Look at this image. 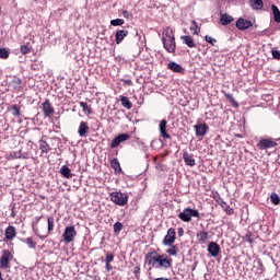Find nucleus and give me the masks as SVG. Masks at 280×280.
<instances>
[{
  "mask_svg": "<svg viewBox=\"0 0 280 280\" xmlns=\"http://www.w3.org/2000/svg\"><path fill=\"white\" fill-rule=\"evenodd\" d=\"M172 257L167 256L166 254H159L156 250L149 252L144 256V264L149 267V271L152 268H164V270H170L172 268ZM149 279H152V272H149Z\"/></svg>",
  "mask_w": 280,
  "mask_h": 280,
  "instance_id": "f257e3e1",
  "label": "nucleus"
},
{
  "mask_svg": "<svg viewBox=\"0 0 280 280\" xmlns=\"http://www.w3.org/2000/svg\"><path fill=\"white\" fill-rule=\"evenodd\" d=\"M163 45L164 49L168 51V54H174L176 51V37H174V31L167 27L163 33Z\"/></svg>",
  "mask_w": 280,
  "mask_h": 280,
  "instance_id": "f03ea898",
  "label": "nucleus"
},
{
  "mask_svg": "<svg viewBox=\"0 0 280 280\" xmlns=\"http://www.w3.org/2000/svg\"><path fill=\"white\" fill-rule=\"evenodd\" d=\"M178 218L182 222H191V218L200 220V212L197 209L188 207L178 213Z\"/></svg>",
  "mask_w": 280,
  "mask_h": 280,
  "instance_id": "7ed1b4c3",
  "label": "nucleus"
},
{
  "mask_svg": "<svg viewBox=\"0 0 280 280\" xmlns=\"http://www.w3.org/2000/svg\"><path fill=\"white\" fill-rule=\"evenodd\" d=\"M109 198L118 207H126L128 205V195L126 192L113 191L109 194Z\"/></svg>",
  "mask_w": 280,
  "mask_h": 280,
  "instance_id": "20e7f679",
  "label": "nucleus"
},
{
  "mask_svg": "<svg viewBox=\"0 0 280 280\" xmlns=\"http://www.w3.org/2000/svg\"><path fill=\"white\" fill-rule=\"evenodd\" d=\"M14 259V254L10 249H3L0 257V268L1 270H8L11 268L10 261Z\"/></svg>",
  "mask_w": 280,
  "mask_h": 280,
  "instance_id": "39448f33",
  "label": "nucleus"
},
{
  "mask_svg": "<svg viewBox=\"0 0 280 280\" xmlns=\"http://www.w3.org/2000/svg\"><path fill=\"white\" fill-rule=\"evenodd\" d=\"M278 143L275 138H261L256 144L257 150H270L277 148Z\"/></svg>",
  "mask_w": 280,
  "mask_h": 280,
  "instance_id": "423d86ee",
  "label": "nucleus"
},
{
  "mask_svg": "<svg viewBox=\"0 0 280 280\" xmlns=\"http://www.w3.org/2000/svg\"><path fill=\"white\" fill-rule=\"evenodd\" d=\"M77 235H78V232L75 231V226L73 225L67 226L62 234L63 242H66V244H71V242L75 240Z\"/></svg>",
  "mask_w": 280,
  "mask_h": 280,
  "instance_id": "0eeeda50",
  "label": "nucleus"
},
{
  "mask_svg": "<svg viewBox=\"0 0 280 280\" xmlns=\"http://www.w3.org/2000/svg\"><path fill=\"white\" fill-rule=\"evenodd\" d=\"M176 242V229L170 228L164 236L162 244L163 246H172Z\"/></svg>",
  "mask_w": 280,
  "mask_h": 280,
  "instance_id": "6e6552de",
  "label": "nucleus"
},
{
  "mask_svg": "<svg viewBox=\"0 0 280 280\" xmlns=\"http://www.w3.org/2000/svg\"><path fill=\"white\" fill-rule=\"evenodd\" d=\"M47 224L48 231L45 232V234H40V231H38V229H34L35 234L38 235L40 240H46V237H49L51 231H54V226L56 224L54 217H47Z\"/></svg>",
  "mask_w": 280,
  "mask_h": 280,
  "instance_id": "1a4fd4ad",
  "label": "nucleus"
},
{
  "mask_svg": "<svg viewBox=\"0 0 280 280\" xmlns=\"http://www.w3.org/2000/svg\"><path fill=\"white\" fill-rule=\"evenodd\" d=\"M128 139H130V133H119L112 140L109 147L112 149L119 148V145L125 141H128Z\"/></svg>",
  "mask_w": 280,
  "mask_h": 280,
  "instance_id": "9d476101",
  "label": "nucleus"
},
{
  "mask_svg": "<svg viewBox=\"0 0 280 280\" xmlns=\"http://www.w3.org/2000/svg\"><path fill=\"white\" fill-rule=\"evenodd\" d=\"M196 137H205L209 132V125L207 122L197 124L194 126Z\"/></svg>",
  "mask_w": 280,
  "mask_h": 280,
  "instance_id": "9b49d317",
  "label": "nucleus"
},
{
  "mask_svg": "<svg viewBox=\"0 0 280 280\" xmlns=\"http://www.w3.org/2000/svg\"><path fill=\"white\" fill-rule=\"evenodd\" d=\"M235 25H236L237 30H240L241 32H244L246 30H249V27H253V22L249 20H246L244 18H240L236 21Z\"/></svg>",
  "mask_w": 280,
  "mask_h": 280,
  "instance_id": "f8f14e48",
  "label": "nucleus"
},
{
  "mask_svg": "<svg viewBox=\"0 0 280 280\" xmlns=\"http://www.w3.org/2000/svg\"><path fill=\"white\" fill-rule=\"evenodd\" d=\"M42 110L44 113V117H51V115H54V105H51L49 100H46L44 103H42Z\"/></svg>",
  "mask_w": 280,
  "mask_h": 280,
  "instance_id": "ddd939ff",
  "label": "nucleus"
},
{
  "mask_svg": "<svg viewBox=\"0 0 280 280\" xmlns=\"http://www.w3.org/2000/svg\"><path fill=\"white\" fill-rule=\"evenodd\" d=\"M159 130L162 139H172V136L167 133V120L163 119L160 121Z\"/></svg>",
  "mask_w": 280,
  "mask_h": 280,
  "instance_id": "4468645a",
  "label": "nucleus"
},
{
  "mask_svg": "<svg viewBox=\"0 0 280 280\" xmlns=\"http://www.w3.org/2000/svg\"><path fill=\"white\" fill-rule=\"evenodd\" d=\"M16 237V228L14 225H9L4 231V240L7 242H12Z\"/></svg>",
  "mask_w": 280,
  "mask_h": 280,
  "instance_id": "2eb2a0df",
  "label": "nucleus"
},
{
  "mask_svg": "<svg viewBox=\"0 0 280 280\" xmlns=\"http://www.w3.org/2000/svg\"><path fill=\"white\" fill-rule=\"evenodd\" d=\"M220 245H218V243L215 242H210L208 245V253L211 254L212 257H218V255H220Z\"/></svg>",
  "mask_w": 280,
  "mask_h": 280,
  "instance_id": "dca6fc26",
  "label": "nucleus"
},
{
  "mask_svg": "<svg viewBox=\"0 0 280 280\" xmlns=\"http://www.w3.org/2000/svg\"><path fill=\"white\" fill-rule=\"evenodd\" d=\"M183 159L185 164L188 165L189 167H194V165H196V159H194V154L184 151Z\"/></svg>",
  "mask_w": 280,
  "mask_h": 280,
  "instance_id": "f3484780",
  "label": "nucleus"
},
{
  "mask_svg": "<svg viewBox=\"0 0 280 280\" xmlns=\"http://www.w3.org/2000/svg\"><path fill=\"white\" fill-rule=\"evenodd\" d=\"M89 122L81 121L78 129L79 137H86V135H89Z\"/></svg>",
  "mask_w": 280,
  "mask_h": 280,
  "instance_id": "a211bd4d",
  "label": "nucleus"
},
{
  "mask_svg": "<svg viewBox=\"0 0 280 280\" xmlns=\"http://www.w3.org/2000/svg\"><path fill=\"white\" fill-rule=\"evenodd\" d=\"M233 21H235V19L232 15H229V13H221L220 23L223 26L231 25Z\"/></svg>",
  "mask_w": 280,
  "mask_h": 280,
  "instance_id": "6ab92c4d",
  "label": "nucleus"
},
{
  "mask_svg": "<svg viewBox=\"0 0 280 280\" xmlns=\"http://www.w3.org/2000/svg\"><path fill=\"white\" fill-rule=\"evenodd\" d=\"M23 81L19 78H14L10 83L9 86L13 89V91H23Z\"/></svg>",
  "mask_w": 280,
  "mask_h": 280,
  "instance_id": "aec40b11",
  "label": "nucleus"
},
{
  "mask_svg": "<svg viewBox=\"0 0 280 280\" xmlns=\"http://www.w3.org/2000/svg\"><path fill=\"white\" fill-rule=\"evenodd\" d=\"M198 244H207L209 240V233L207 231H199L196 234Z\"/></svg>",
  "mask_w": 280,
  "mask_h": 280,
  "instance_id": "412c9836",
  "label": "nucleus"
},
{
  "mask_svg": "<svg viewBox=\"0 0 280 280\" xmlns=\"http://www.w3.org/2000/svg\"><path fill=\"white\" fill-rule=\"evenodd\" d=\"M180 39L183 40L184 45H187L190 49H194L196 47V40L190 35H183L180 36Z\"/></svg>",
  "mask_w": 280,
  "mask_h": 280,
  "instance_id": "4be33fe9",
  "label": "nucleus"
},
{
  "mask_svg": "<svg viewBox=\"0 0 280 280\" xmlns=\"http://www.w3.org/2000/svg\"><path fill=\"white\" fill-rule=\"evenodd\" d=\"M128 36V31L120 30L116 32L115 38H116V45H121L122 40Z\"/></svg>",
  "mask_w": 280,
  "mask_h": 280,
  "instance_id": "5701e85b",
  "label": "nucleus"
},
{
  "mask_svg": "<svg viewBox=\"0 0 280 280\" xmlns=\"http://www.w3.org/2000/svg\"><path fill=\"white\" fill-rule=\"evenodd\" d=\"M167 69H170V71H173L174 73H183V71H185V69H183V66L174 61L167 65Z\"/></svg>",
  "mask_w": 280,
  "mask_h": 280,
  "instance_id": "b1692460",
  "label": "nucleus"
},
{
  "mask_svg": "<svg viewBox=\"0 0 280 280\" xmlns=\"http://www.w3.org/2000/svg\"><path fill=\"white\" fill-rule=\"evenodd\" d=\"M110 167L114 170L115 174H121V164L119 163V160L117 158H114L110 161Z\"/></svg>",
  "mask_w": 280,
  "mask_h": 280,
  "instance_id": "393cba45",
  "label": "nucleus"
},
{
  "mask_svg": "<svg viewBox=\"0 0 280 280\" xmlns=\"http://www.w3.org/2000/svg\"><path fill=\"white\" fill-rule=\"evenodd\" d=\"M39 150L42 151V154H49V152H51V147L47 141L39 140Z\"/></svg>",
  "mask_w": 280,
  "mask_h": 280,
  "instance_id": "a878e982",
  "label": "nucleus"
},
{
  "mask_svg": "<svg viewBox=\"0 0 280 280\" xmlns=\"http://www.w3.org/2000/svg\"><path fill=\"white\" fill-rule=\"evenodd\" d=\"M9 113H11V115L13 117H21V107H19V105L14 104V105H10L8 107Z\"/></svg>",
  "mask_w": 280,
  "mask_h": 280,
  "instance_id": "bb28decb",
  "label": "nucleus"
},
{
  "mask_svg": "<svg viewBox=\"0 0 280 280\" xmlns=\"http://www.w3.org/2000/svg\"><path fill=\"white\" fill-rule=\"evenodd\" d=\"M59 172H60L61 176H63V178H73L71 168H69V166H67V165L61 166Z\"/></svg>",
  "mask_w": 280,
  "mask_h": 280,
  "instance_id": "cd10ccee",
  "label": "nucleus"
},
{
  "mask_svg": "<svg viewBox=\"0 0 280 280\" xmlns=\"http://www.w3.org/2000/svg\"><path fill=\"white\" fill-rule=\"evenodd\" d=\"M249 5L253 10H264V0H250Z\"/></svg>",
  "mask_w": 280,
  "mask_h": 280,
  "instance_id": "c85d7f7f",
  "label": "nucleus"
},
{
  "mask_svg": "<svg viewBox=\"0 0 280 280\" xmlns=\"http://www.w3.org/2000/svg\"><path fill=\"white\" fill-rule=\"evenodd\" d=\"M120 102H121V106H124V108H126L127 110H130V108H132V102H130V98H128V96H120Z\"/></svg>",
  "mask_w": 280,
  "mask_h": 280,
  "instance_id": "c756f323",
  "label": "nucleus"
},
{
  "mask_svg": "<svg viewBox=\"0 0 280 280\" xmlns=\"http://www.w3.org/2000/svg\"><path fill=\"white\" fill-rule=\"evenodd\" d=\"M170 246L168 249H166V254L170 255V257H177L178 256V246L177 245H166Z\"/></svg>",
  "mask_w": 280,
  "mask_h": 280,
  "instance_id": "7c9ffc66",
  "label": "nucleus"
},
{
  "mask_svg": "<svg viewBox=\"0 0 280 280\" xmlns=\"http://www.w3.org/2000/svg\"><path fill=\"white\" fill-rule=\"evenodd\" d=\"M271 11H272V14H273V21L276 23H280V10H279V7H277L276 4H272L271 5Z\"/></svg>",
  "mask_w": 280,
  "mask_h": 280,
  "instance_id": "2f4dec72",
  "label": "nucleus"
},
{
  "mask_svg": "<svg viewBox=\"0 0 280 280\" xmlns=\"http://www.w3.org/2000/svg\"><path fill=\"white\" fill-rule=\"evenodd\" d=\"M190 32H194L195 36H198V34H200V26H198V22H196V20L191 21Z\"/></svg>",
  "mask_w": 280,
  "mask_h": 280,
  "instance_id": "473e14b6",
  "label": "nucleus"
},
{
  "mask_svg": "<svg viewBox=\"0 0 280 280\" xmlns=\"http://www.w3.org/2000/svg\"><path fill=\"white\" fill-rule=\"evenodd\" d=\"M80 106H81L83 113H85V115H91L93 113V110L91 109V105H89V103L80 102Z\"/></svg>",
  "mask_w": 280,
  "mask_h": 280,
  "instance_id": "72a5a7b5",
  "label": "nucleus"
},
{
  "mask_svg": "<svg viewBox=\"0 0 280 280\" xmlns=\"http://www.w3.org/2000/svg\"><path fill=\"white\" fill-rule=\"evenodd\" d=\"M224 97L228 100V102H230V104H232L234 106V108H237L240 106L237 101H235V97H233V94H226L225 93Z\"/></svg>",
  "mask_w": 280,
  "mask_h": 280,
  "instance_id": "f704fd0d",
  "label": "nucleus"
},
{
  "mask_svg": "<svg viewBox=\"0 0 280 280\" xmlns=\"http://www.w3.org/2000/svg\"><path fill=\"white\" fill-rule=\"evenodd\" d=\"M221 207H222L223 210H225L228 215H233L235 213L233 208H231V206H229V203H226L225 201L221 202Z\"/></svg>",
  "mask_w": 280,
  "mask_h": 280,
  "instance_id": "c9c22d12",
  "label": "nucleus"
},
{
  "mask_svg": "<svg viewBox=\"0 0 280 280\" xmlns=\"http://www.w3.org/2000/svg\"><path fill=\"white\" fill-rule=\"evenodd\" d=\"M270 200H271V205H275V207L280 205V198H279V195L277 192H271Z\"/></svg>",
  "mask_w": 280,
  "mask_h": 280,
  "instance_id": "e433bc0d",
  "label": "nucleus"
},
{
  "mask_svg": "<svg viewBox=\"0 0 280 280\" xmlns=\"http://www.w3.org/2000/svg\"><path fill=\"white\" fill-rule=\"evenodd\" d=\"M20 51L23 56H25L26 54H30V51H32V46H30V44H24L20 47Z\"/></svg>",
  "mask_w": 280,
  "mask_h": 280,
  "instance_id": "4c0bfd02",
  "label": "nucleus"
},
{
  "mask_svg": "<svg viewBox=\"0 0 280 280\" xmlns=\"http://www.w3.org/2000/svg\"><path fill=\"white\" fill-rule=\"evenodd\" d=\"M0 58L8 60V58H10V50H8V48H0Z\"/></svg>",
  "mask_w": 280,
  "mask_h": 280,
  "instance_id": "58836bf2",
  "label": "nucleus"
},
{
  "mask_svg": "<svg viewBox=\"0 0 280 280\" xmlns=\"http://www.w3.org/2000/svg\"><path fill=\"white\" fill-rule=\"evenodd\" d=\"M122 230H124V224L121 222H116L114 224V233H115V235H119V233H121Z\"/></svg>",
  "mask_w": 280,
  "mask_h": 280,
  "instance_id": "ea45409f",
  "label": "nucleus"
},
{
  "mask_svg": "<svg viewBox=\"0 0 280 280\" xmlns=\"http://www.w3.org/2000/svg\"><path fill=\"white\" fill-rule=\"evenodd\" d=\"M124 23H126L124 19H116L110 21V25H113L114 27H119L120 25H124Z\"/></svg>",
  "mask_w": 280,
  "mask_h": 280,
  "instance_id": "a19ab883",
  "label": "nucleus"
},
{
  "mask_svg": "<svg viewBox=\"0 0 280 280\" xmlns=\"http://www.w3.org/2000/svg\"><path fill=\"white\" fill-rule=\"evenodd\" d=\"M133 275L137 280H141V267L140 266L133 267Z\"/></svg>",
  "mask_w": 280,
  "mask_h": 280,
  "instance_id": "79ce46f5",
  "label": "nucleus"
},
{
  "mask_svg": "<svg viewBox=\"0 0 280 280\" xmlns=\"http://www.w3.org/2000/svg\"><path fill=\"white\" fill-rule=\"evenodd\" d=\"M24 243L27 244L28 248H36V242L32 237L25 238Z\"/></svg>",
  "mask_w": 280,
  "mask_h": 280,
  "instance_id": "37998d69",
  "label": "nucleus"
},
{
  "mask_svg": "<svg viewBox=\"0 0 280 280\" xmlns=\"http://www.w3.org/2000/svg\"><path fill=\"white\" fill-rule=\"evenodd\" d=\"M205 40L206 43H209L210 45H212V47H215V43H218V40L209 35L205 36Z\"/></svg>",
  "mask_w": 280,
  "mask_h": 280,
  "instance_id": "c03bdc74",
  "label": "nucleus"
},
{
  "mask_svg": "<svg viewBox=\"0 0 280 280\" xmlns=\"http://www.w3.org/2000/svg\"><path fill=\"white\" fill-rule=\"evenodd\" d=\"M243 240L245 242H248V244H253L255 242V240H253V232H248L247 234H245Z\"/></svg>",
  "mask_w": 280,
  "mask_h": 280,
  "instance_id": "a18cd8bd",
  "label": "nucleus"
},
{
  "mask_svg": "<svg viewBox=\"0 0 280 280\" xmlns=\"http://www.w3.org/2000/svg\"><path fill=\"white\" fill-rule=\"evenodd\" d=\"M105 261L113 264V261H115V254L113 253H107L105 256Z\"/></svg>",
  "mask_w": 280,
  "mask_h": 280,
  "instance_id": "49530a36",
  "label": "nucleus"
},
{
  "mask_svg": "<svg viewBox=\"0 0 280 280\" xmlns=\"http://www.w3.org/2000/svg\"><path fill=\"white\" fill-rule=\"evenodd\" d=\"M11 218H16V203L10 205Z\"/></svg>",
  "mask_w": 280,
  "mask_h": 280,
  "instance_id": "de8ad7c7",
  "label": "nucleus"
},
{
  "mask_svg": "<svg viewBox=\"0 0 280 280\" xmlns=\"http://www.w3.org/2000/svg\"><path fill=\"white\" fill-rule=\"evenodd\" d=\"M272 58L275 60H280V51L279 50H271Z\"/></svg>",
  "mask_w": 280,
  "mask_h": 280,
  "instance_id": "09e8293b",
  "label": "nucleus"
},
{
  "mask_svg": "<svg viewBox=\"0 0 280 280\" xmlns=\"http://www.w3.org/2000/svg\"><path fill=\"white\" fill-rule=\"evenodd\" d=\"M122 16L125 19H132V12L128 11V10H124L122 11Z\"/></svg>",
  "mask_w": 280,
  "mask_h": 280,
  "instance_id": "8fccbe9b",
  "label": "nucleus"
},
{
  "mask_svg": "<svg viewBox=\"0 0 280 280\" xmlns=\"http://www.w3.org/2000/svg\"><path fill=\"white\" fill-rule=\"evenodd\" d=\"M105 270L107 272H110V270H113V265H110V262H108V261H105Z\"/></svg>",
  "mask_w": 280,
  "mask_h": 280,
  "instance_id": "3c124183",
  "label": "nucleus"
},
{
  "mask_svg": "<svg viewBox=\"0 0 280 280\" xmlns=\"http://www.w3.org/2000/svg\"><path fill=\"white\" fill-rule=\"evenodd\" d=\"M121 82L124 84H127V86H132V80H130V79H122Z\"/></svg>",
  "mask_w": 280,
  "mask_h": 280,
  "instance_id": "603ef678",
  "label": "nucleus"
},
{
  "mask_svg": "<svg viewBox=\"0 0 280 280\" xmlns=\"http://www.w3.org/2000/svg\"><path fill=\"white\" fill-rule=\"evenodd\" d=\"M177 235L178 237H183V235H185V229L178 228Z\"/></svg>",
  "mask_w": 280,
  "mask_h": 280,
  "instance_id": "864d4df0",
  "label": "nucleus"
},
{
  "mask_svg": "<svg viewBox=\"0 0 280 280\" xmlns=\"http://www.w3.org/2000/svg\"><path fill=\"white\" fill-rule=\"evenodd\" d=\"M235 137H237L238 139H244V135L242 133H235Z\"/></svg>",
  "mask_w": 280,
  "mask_h": 280,
  "instance_id": "5fc2aeb1",
  "label": "nucleus"
},
{
  "mask_svg": "<svg viewBox=\"0 0 280 280\" xmlns=\"http://www.w3.org/2000/svg\"><path fill=\"white\" fill-rule=\"evenodd\" d=\"M155 280H168V279L161 277V278H156Z\"/></svg>",
  "mask_w": 280,
  "mask_h": 280,
  "instance_id": "6e6d98bb",
  "label": "nucleus"
},
{
  "mask_svg": "<svg viewBox=\"0 0 280 280\" xmlns=\"http://www.w3.org/2000/svg\"><path fill=\"white\" fill-rule=\"evenodd\" d=\"M0 280H3V273L0 271Z\"/></svg>",
  "mask_w": 280,
  "mask_h": 280,
  "instance_id": "4d7b16f0",
  "label": "nucleus"
},
{
  "mask_svg": "<svg viewBox=\"0 0 280 280\" xmlns=\"http://www.w3.org/2000/svg\"><path fill=\"white\" fill-rule=\"evenodd\" d=\"M42 218H43V217L37 218L36 222H39V221L42 220Z\"/></svg>",
  "mask_w": 280,
  "mask_h": 280,
  "instance_id": "13d9d810",
  "label": "nucleus"
},
{
  "mask_svg": "<svg viewBox=\"0 0 280 280\" xmlns=\"http://www.w3.org/2000/svg\"><path fill=\"white\" fill-rule=\"evenodd\" d=\"M0 14H1V7H0Z\"/></svg>",
  "mask_w": 280,
  "mask_h": 280,
  "instance_id": "bf43d9fd",
  "label": "nucleus"
}]
</instances>
